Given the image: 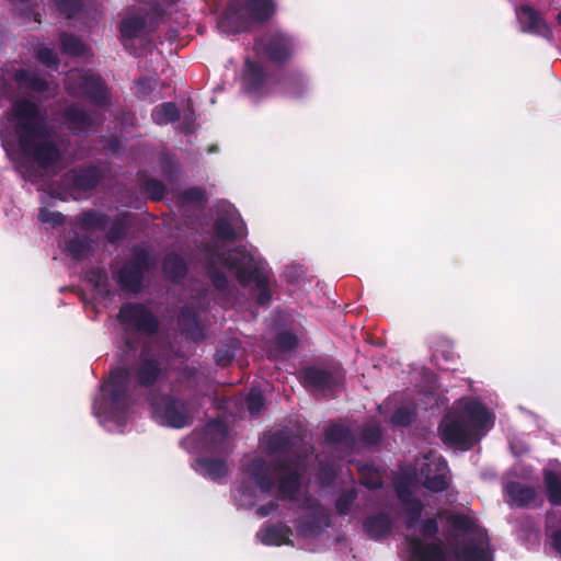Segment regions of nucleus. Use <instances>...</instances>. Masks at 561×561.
Here are the masks:
<instances>
[{"instance_id":"44","label":"nucleus","mask_w":561,"mask_h":561,"mask_svg":"<svg viewBox=\"0 0 561 561\" xmlns=\"http://www.w3.org/2000/svg\"><path fill=\"white\" fill-rule=\"evenodd\" d=\"M353 500L354 496L352 494L341 496L336 502V510L339 511V513L346 514Z\"/></svg>"},{"instance_id":"45","label":"nucleus","mask_w":561,"mask_h":561,"mask_svg":"<svg viewBox=\"0 0 561 561\" xmlns=\"http://www.w3.org/2000/svg\"><path fill=\"white\" fill-rule=\"evenodd\" d=\"M82 222L84 226H94L100 222V216L94 213H87L82 216Z\"/></svg>"},{"instance_id":"2","label":"nucleus","mask_w":561,"mask_h":561,"mask_svg":"<svg viewBox=\"0 0 561 561\" xmlns=\"http://www.w3.org/2000/svg\"><path fill=\"white\" fill-rule=\"evenodd\" d=\"M416 469L404 472V479H397L398 496L407 502L409 519L405 524L404 550L410 561H445L435 535L438 529L436 519H420L422 506L420 502H409L412 490L421 483L433 492L444 491L449 483L450 474L446 461L437 454L430 453L416 460Z\"/></svg>"},{"instance_id":"12","label":"nucleus","mask_w":561,"mask_h":561,"mask_svg":"<svg viewBox=\"0 0 561 561\" xmlns=\"http://www.w3.org/2000/svg\"><path fill=\"white\" fill-rule=\"evenodd\" d=\"M216 233L221 239H233L247 234L245 225L232 205H221V211L216 221Z\"/></svg>"},{"instance_id":"6","label":"nucleus","mask_w":561,"mask_h":561,"mask_svg":"<svg viewBox=\"0 0 561 561\" xmlns=\"http://www.w3.org/2000/svg\"><path fill=\"white\" fill-rule=\"evenodd\" d=\"M438 518L446 519L453 529L461 533L465 545L456 549L457 561H492L486 533L476 518L460 514H440Z\"/></svg>"},{"instance_id":"11","label":"nucleus","mask_w":561,"mask_h":561,"mask_svg":"<svg viewBox=\"0 0 561 561\" xmlns=\"http://www.w3.org/2000/svg\"><path fill=\"white\" fill-rule=\"evenodd\" d=\"M119 321L126 331L150 334L158 328L157 319L142 305H125L121 309Z\"/></svg>"},{"instance_id":"23","label":"nucleus","mask_w":561,"mask_h":561,"mask_svg":"<svg viewBox=\"0 0 561 561\" xmlns=\"http://www.w3.org/2000/svg\"><path fill=\"white\" fill-rule=\"evenodd\" d=\"M366 533L374 539H379L389 534L391 522L386 515L368 518L364 524Z\"/></svg>"},{"instance_id":"39","label":"nucleus","mask_w":561,"mask_h":561,"mask_svg":"<svg viewBox=\"0 0 561 561\" xmlns=\"http://www.w3.org/2000/svg\"><path fill=\"white\" fill-rule=\"evenodd\" d=\"M156 87V81L152 79H144L136 82L135 89L139 96H146Z\"/></svg>"},{"instance_id":"50","label":"nucleus","mask_w":561,"mask_h":561,"mask_svg":"<svg viewBox=\"0 0 561 561\" xmlns=\"http://www.w3.org/2000/svg\"><path fill=\"white\" fill-rule=\"evenodd\" d=\"M557 23L561 26V9L559 10L558 14H557Z\"/></svg>"},{"instance_id":"13","label":"nucleus","mask_w":561,"mask_h":561,"mask_svg":"<svg viewBox=\"0 0 561 561\" xmlns=\"http://www.w3.org/2000/svg\"><path fill=\"white\" fill-rule=\"evenodd\" d=\"M255 49L259 55L262 54L273 61H282L291 54L293 44L288 36L275 34L260 39L255 45Z\"/></svg>"},{"instance_id":"30","label":"nucleus","mask_w":561,"mask_h":561,"mask_svg":"<svg viewBox=\"0 0 561 561\" xmlns=\"http://www.w3.org/2000/svg\"><path fill=\"white\" fill-rule=\"evenodd\" d=\"M100 175L96 168H90L78 174L73 180V187L79 190H89L96 185Z\"/></svg>"},{"instance_id":"22","label":"nucleus","mask_w":561,"mask_h":561,"mask_svg":"<svg viewBox=\"0 0 561 561\" xmlns=\"http://www.w3.org/2000/svg\"><path fill=\"white\" fill-rule=\"evenodd\" d=\"M121 33L126 48H130L128 41L136 39L144 34V21L140 18H125L121 24Z\"/></svg>"},{"instance_id":"46","label":"nucleus","mask_w":561,"mask_h":561,"mask_svg":"<svg viewBox=\"0 0 561 561\" xmlns=\"http://www.w3.org/2000/svg\"><path fill=\"white\" fill-rule=\"evenodd\" d=\"M553 546L559 552H561V530L553 535Z\"/></svg>"},{"instance_id":"49","label":"nucleus","mask_w":561,"mask_h":561,"mask_svg":"<svg viewBox=\"0 0 561 561\" xmlns=\"http://www.w3.org/2000/svg\"><path fill=\"white\" fill-rule=\"evenodd\" d=\"M53 196H54L55 198L62 199V201L66 198L61 193H57V192H54V193H53Z\"/></svg>"},{"instance_id":"5","label":"nucleus","mask_w":561,"mask_h":561,"mask_svg":"<svg viewBox=\"0 0 561 561\" xmlns=\"http://www.w3.org/2000/svg\"><path fill=\"white\" fill-rule=\"evenodd\" d=\"M215 264L226 268L241 284L254 283L260 291L259 304L264 305L271 299L268 290L270 271L256 252L237 249L230 251L227 256H218Z\"/></svg>"},{"instance_id":"25","label":"nucleus","mask_w":561,"mask_h":561,"mask_svg":"<svg viewBox=\"0 0 561 561\" xmlns=\"http://www.w3.org/2000/svg\"><path fill=\"white\" fill-rule=\"evenodd\" d=\"M543 477L549 502L552 505H561V479L550 470H545Z\"/></svg>"},{"instance_id":"21","label":"nucleus","mask_w":561,"mask_h":561,"mask_svg":"<svg viewBox=\"0 0 561 561\" xmlns=\"http://www.w3.org/2000/svg\"><path fill=\"white\" fill-rule=\"evenodd\" d=\"M505 491L510 499V503L517 506L526 505L535 497L534 489L515 482L508 483L505 486Z\"/></svg>"},{"instance_id":"29","label":"nucleus","mask_w":561,"mask_h":561,"mask_svg":"<svg viewBox=\"0 0 561 561\" xmlns=\"http://www.w3.org/2000/svg\"><path fill=\"white\" fill-rule=\"evenodd\" d=\"M163 270L170 278L178 279L184 275L185 264L181 256L172 254L164 260Z\"/></svg>"},{"instance_id":"3","label":"nucleus","mask_w":561,"mask_h":561,"mask_svg":"<svg viewBox=\"0 0 561 561\" xmlns=\"http://www.w3.org/2000/svg\"><path fill=\"white\" fill-rule=\"evenodd\" d=\"M493 426V415L478 401L458 400L439 425L445 444L469 448Z\"/></svg>"},{"instance_id":"32","label":"nucleus","mask_w":561,"mask_h":561,"mask_svg":"<svg viewBox=\"0 0 561 561\" xmlns=\"http://www.w3.org/2000/svg\"><path fill=\"white\" fill-rule=\"evenodd\" d=\"M57 10L64 13L67 18H72L81 8L80 0H56Z\"/></svg>"},{"instance_id":"9","label":"nucleus","mask_w":561,"mask_h":561,"mask_svg":"<svg viewBox=\"0 0 561 561\" xmlns=\"http://www.w3.org/2000/svg\"><path fill=\"white\" fill-rule=\"evenodd\" d=\"M66 89L72 95L88 99L95 106L103 107L108 104L105 83L93 72L70 70L66 77Z\"/></svg>"},{"instance_id":"17","label":"nucleus","mask_w":561,"mask_h":561,"mask_svg":"<svg viewBox=\"0 0 561 561\" xmlns=\"http://www.w3.org/2000/svg\"><path fill=\"white\" fill-rule=\"evenodd\" d=\"M242 82L245 91L253 98L262 95L267 91V79L263 70L254 62L247 61Z\"/></svg>"},{"instance_id":"33","label":"nucleus","mask_w":561,"mask_h":561,"mask_svg":"<svg viewBox=\"0 0 561 561\" xmlns=\"http://www.w3.org/2000/svg\"><path fill=\"white\" fill-rule=\"evenodd\" d=\"M247 408L252 415H257L264 408V400L260 391L252 390L247 397Z\"/></svg>"},{"instance_id":"16","label":"nucleus","mask_w":561,"mask_h":561,"mask_svg":"<svg viewBox=\"0 0 561 561\" xmlns=\"http://www.w3.org/2000/svg\"><path fill=\"white\" fill-rule=\"evenodd\" d=\"M304 383L313 392L324 396L327 392L333 391L337 381L325 370L308 368L304 373Z\"/></svg>"},{"instance_id":"36","label":"nucleus","mask_w":561,"mask_h":561,"mask_svg":"<svg viewBox=\"0 0 561 561\" xmlns=\"http://www.w3.org/2000/svg\"><path fill=\"white\" fill-rule=\"evenodd\" d=\"M38 60L47 67H55L57 64L56 53L47 47H43L37 53Z\"/></svg>"},{"instance_id":"24","label":"nucleus","mask_w":561,"mask_h":561,"mask_svg":"<svg viewBox=\"0 0 561 561\" xmlns=\"http://www.w3.org/2000/svg\"><path fill=\"white\" fill-rule=\"evenodd\" d=\"M115 279L124 290L137 291L140 288L141 275L139 271L130 270L128 266L115 274Z\"/></svg>"},{"instance_id":"31","label":"nucleus","mask_w":561,"mask_h":561,"mask_svg":"<svg viewBox=\"0 0 561 561\" xmlns=\"http://www.w3.org/2000/svg\"><path fill=\"white\" fill-rule=\"evenodd\" d=\"M351 433L343 424H332L325 432V438L330 443L348 442Z\"/></svg>"},{"instance_id":"48","label":"nucleus","mask_w":561,"mask_h":561,"mask_svg":"<svg viewBox=\"0 0 561 561\" xmlns=\"http://www.w3.org/2000/svg\"><path fill=\"white\" fill-rule=\"evenodd\" d=\"M390 403H391V402H390V401H388V402H386L385 404L380 405V407L378 408L379 413H380V414H383V413H385V410H387V409L389 408Z\"/></svg>"},{"instance_id":"27","label":"nucleus","mask_w":561,"mask_h":561,"mask_svg":"<svg viewBox=\"0 0 561 561\" xmlns=\"http://www.w3.org/2000/svg\"><path fill=\"white\" fill-rule=\"evenodd\" d=\"M152 119L158 125H165L179 117V111L173 103H164L152 111Z\"/></svg>"},{"instance_id":"4","label":"nucleus","mask_w":561,"mask_h":561,"mask_svg":"<svg viewBox=\"0 0 561 561\" xmlns=\"http://www.w3.org/2000/svg\"><path fill=\"white\" fill-rule=\"evenodd\" d=\"M251 481L255 484L254 489L248 486L238 488L237 500L241 506H252L255 504L256 493H267L275 478L279 480V493L284 499L299 500L300 477L304 466L301 460L290 462L273 471L262 460H254L249 467Z\"/></svg>"},{"instance_id":"34","label":"nucleus","mask_w":561,"mask_h":561,"mask_svg":"<svg viewBox=\"0 0 561 561\" xmlns=\"http://www.w3.org/2000/svg\"><path fill=\"white\" fill-rule=\"evenodd\" d=\"M413 415L414 411L410 407L404 405L396 411L390 421L393 425L405 426L410 424Z\"/></svg>"},{"instance_id":"20","label":"nucleus","mask_w":561,"mask_h":561,"mask_svg":"<svg viewBox=\"0 0 561 561\" xmlns=\"http://www.w3.org/2000/svg\"><path fill=\"white\" fill-rule=\"evenodd\" d=\"M195 469L199 474L213 480H218L227 473L224 461L210 458L198 459Z\"/></svg>"},{"instance_id":"15","label":"nucleus","mask_w":561,"mask_h":561,"mask_svg":"<svg viewBox=\"0 0 561 561\" xmlns=\"http://www.w3.org/2000/svg\"><path fill=\"white\" fill-rule=\"evenodd\" d=\"M98 121V114H87L78 106H69L62 115V123L73 133L89 131Z\"/></svg>"},{"instance_id":"28","label":"nucleus","mask_w":561,"mask_h":561,"mask_svg":"<svg viewBox=\"0 0 561 561\" xmlns=\"http://www.w3.org/2000/svg\"><path fill=\"white\" fill-rule=\"evenodd\" d=\"M61 49L65 54L75 57H85L88 55L87 46L78 38L69 35L60 37Z\"/></svg>"},{"instance_id":"8","label":"nucleus","mask_w":561,"mask_h":561,"mask_svg":"<svg viewBox=\"0 0 561 561\" xmlns=\"http://www.w3.org/2000/svg\"><path fill=\"white\" fill-rule=\"evenodd\" d=\"M127 380L128 373L125 369L113 370L110 379L101 389L102 400L95 399L93 402L95 416L108 431H114L110 423H115L117 428L122 427L125 423L119 409L127 389Z\"/></svg>"},{"instance_id":"18","label":"nucleus","mask_w":561,"mask_h":561,"mask_svg":"<svg viewBox=\"0 0 561 561\" xmlns=\"http://www.w3.org/2000/svg\"><path fill=\"white\" fill-rule=\"evenodd\" d=\"M14 79L20 88L31 90L38 93L54 92L55 87H51L45 79H43L37 71L30 69H20L15 71Z\"/></svg>"},{"instance_id":"51","label":"nucleus","mask_w":561,"mask_h":561,"mask_svg":"<svg viewBox=\"0 0 561 561\" xmlns=\"http://www.w3.org/2000/svg\"><path fill=\"white\" fill-rule=\"evenodd\" d=\"M163 1H164V2H167V3H174V2H176L178 0H163Z\"/></svg>"},{"instance_id":"1","label":"nucleus","mask_w":561,"mask_h":561,"mask_svg":"<svg viewBox=\"0 0 561 561\" xmlns=\"http://www.w3.org/2000/svg\"><path fill=\"white\" fill-rule=\"evenodd\" d=\"M2 146L18 169L28 174L26 163L57 171L64 167L56 136L37 105L26 100L12 102L1 123Z\"/></svg>"},{"instance_id":"43","label":"nucleus","mask_w":561,"mask_h":561,"mask_svg":"<svg viewBox=\"0 0 561 561\" xmlns=\"http://www.w3.org/2000/svg\"><path fill=\"white\" fill-rule=\"evenodd\" d=\"M185 202L202 203L205 198L204 192L199 188H192L184 193L183 196Z\"/></svg>"},{"instance_id":"38","label":"nucleus","mask_w":561,"mask_h":561,"mask_svg":"<svg viewBox=\"0 0 561 561\" xmlns=\"http://www.w3.org/2000/svg\"><path fill=\"white\" fill-rule=\"evenodd\" d=\"M146 191L153 199H160L163 196V185L154 180H150L146 183Z\"/></svg>"},{"instance_id":"7","label":"nucleus","mask_w":561,"mask_h":561,"mask_svg":"<svg viewBox=\"0 0 561 561\" xmlns=\"http://www.w3.org/2000/svg\"><path fill=\"white\" fill-rule=\"evenodd\" d=\"M274 12L273 0H231L220 19L219 26L227 33L243 32L270 19Z\"/></svg>"},{"instance_id":"52","label":"nucleus","mask_w":561,"mask_h":561,"mask_svg":"<svg viewBox=\"0 0 561 561\" xmlns=\"http://www.w3.org/2000/svg\"><path fill=\"white\" fill-rule=\"evenodd\" d=\"M551 523H552L551 518H549V520H548L549 527H551Z\"/></svg>"},{"instance_id":"42","label":"nucleus","mask_w":561,"mask_h":561,"mask_svg":"<svg viewBox=\"0 0 561 561\" xmlns=\"http://www.w3.org/2000/svg\"><path fill=\"white\" fill-rule=\"evenodd\" d=\"M209 276L217 288H224L226 286V276L222 273L218 272L216 266L210 268Z\"/></svg>"},{"instance_id":"35","label":"nucleus","mask_w":561,"mask_h":561,"mask_svg":"<svg viewBox=\"0 0 561 561\" xmlns=\"http://www.w3.org/2000/svg\"><path fill=\"white\" fill-rule=\"evenodd\" d=\"M90 247L89 243L79 239L72 240L67 245V251L73 256V257H81L83 256L88 251Z\"/></svg>"},{"instance_id":"14","label":"nucleus","mask_w":561,"mask_h":561,"mask_svg":"<svg viewBox=\"0 0 561 561\" xmlns=\"http://www.w3.org/2000/svg\"><path fill=\"white\" fill-rule=\"evenodd\" d=\"M516 16L523 31L533 32L551 39L552 32L550 26L531 7L523 5L516 9Z\"/></svg>"},{"instance_id":"40","label":"nucleus","mask_w":561,"mask_h":561,"mask_svg":"<svg viewBox=\"0 0 561 561\" xmlns=\"http://www.w3.org/2000/svg\"><path fill=\"white\" fill-rule=\"evenodd\" d=\"M277 344L283 350H291L296 346L297 340L296 336L291 333L285 332L279 334L277 339Z\"/></svg>"},{"instance_id":"19","label":"nucleus","mask_w":561,"mask_h":561,"mask_svg":"<svg viewBox=\"0 0 561 561\" xmlns=\"http://www.w3.org/2000/svg\"><path fill=\"white\" fill-rule=\"evenodd\" d=\"M290 535V530L288 527L278 525V526H267L260 529L256 534L257 539L267 546H280L286 543Z\"/></svg>"},{"instance_id":"26","label":"nucleus","mask_w":561,"mask_h":561,"mask_svg":"<svg viewBox=\"0 0 561 561\" xmlns=\"http://www.w3.org/2000/svg\"><path fill=\"white\" fill-rule=\"evenodd\" d=\"M161 375L160 363L157 359L144 360L138 373L139 383L150 386Z\"/></svg>"},{"instance_id":"41","label":"nucleus","mask_w":561,"mask_h":561,"mask_svg":"<svg viewBox=\"0 0 561 561\" xmlns=\"http://www.w3.org/2000/svg\"><path fill=\"white\" fill-rule=\"evenodd\" d=\"M363 438L368 444H375L380 438V430L378 425H374L371 428H367L363 433Z\"/></svg>"},{"instance_id":"47","label":"nucleus","mask_w":561,"mask_h":561,"mask_svg":"<svg viewBox=\"0 0 561 561\" xmlns=\"http://www.w3.org/2000/svg\"><path fill=\"white\" fill-rule=\"evenodd\" d=\"M272 510H273V506H271V507L261 506V507H259L257 513L260 514V516L264 517V516H267Z\"/></svg>"},{"instance_id":"10","label":"nucleus","mask_w":561,"mask_h":561,"mask_svg":"<svg viewBox=\"0 0 561 561\" xmlns=\"http://www.w3.org/2000/svg\"><path fill=\"white\" fill-rule=\"evenodd\" d=\"M152 414L156 421L162 425L181 428L192 421V410L183 401L172 398L152 400Z\"/></svg>"},{"instance_id":"37","label":"nucleus","mask_w":561,"mask_h":561,"mask_svg":"<svg viewBox=\"0 0 561 561\" xmlns=\"http://www.w3.org/2000/svg\"><path fill=\"white\" fill-rule=\"evenodd\" d=\"M38 218L42 222L58 225L62 221V215L60 213H51L45 208H42L38 213Z\"/></svg>"}]
</instances>
